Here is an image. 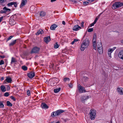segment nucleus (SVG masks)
Masks as SVG:
<instances>
[{"mask_svg":"<svg viewBox=\"0 0 123 123\" xmlns=\"http://www.w3.org/2000/svg\"><path fill=\"white\" fill-rule=\"evenodd\" d=\"M89 43L90 41L87 39H86L81 44L80 48L81 50L83 51L87 49L89 45Z\"/></svg>","mask_w":123,"mask_h":123,"instance_id":"f257e3e1","label":"nucleus"},{"mask_svg":"<svg viewBox=\"0 0 123 123\" xmlns=\"http://www.w3.org/2000/svg\"><path fill=\"white\" fill-rule=\"evenodd\" d=\"M96 111L93 109H91L89 114L90 118L91 120H94L96 117Z\"/></svg>","mask_w":123,"mask_h":123,"instance_id":"f03ea898","label":"nucleus"},{"mask_svg":"<svg viewBox=\"0 0 123 123\" xmlns=\"http://www.w3.org/2000/svg\"><path fill=\"white\" fill-rule=\"evenodd\" d=\"M123 5L122 3L120 2L115 3L112 6V8L113 9H115L117 8L122 6Z\"/></svg>","mask_w":123,"mask_h":123,"instance_id":"7ed1b4c3","label":"nucleus"},{"mask_svg":"<svg viewBox=\"0 0 123 123\" xmlns=\"http://www.w3.org/2000/svg\"><path fill=\"white\" fill-rule=\"evenodd\" d=\"M63 111H64L62 110H59L52 112L51 113V116L53 117H54L55 116H59L60 114L62 113Z\"/></svg>","mask_w":123,"mask_h":123,"instance_id":"20e7f679","label":"nucleus"},{"mask_svg":"<svg viewBox=\"0 0 123 123\" xmlns=\"http://www.w3.org/2000/svg\"><path fill=\"white\" fill-rule=\"evenodd\" d=\"M77 87L80 93H82L86 92L84 88L81 86L80 85H78Z\"/></svg>","mask_w":123,"mask_h":123,"instance_id":"39448f33","label":"nucleus"},{"mask_svg":"<svg viewBox=\"0 0 123 123\" xmlns=\"http://www.w3.org/2000/svg\"><path fill=\"white\" fill-rule=\"evenodd\" d=\"M49 81L50 82L52 81V83H50L51 84H57L59 82V80L58 79L55 78L51 79Z\"/></svg>","mask_w":123,"mask_h":123,"instance_id":"423d86ee","label":"nucleus"},{"mask_svg":"<svg viewBox=\"0 0 123 123\" xmlns=\"http://www.w3.org/2000/svg\"><path fill=\"white\" fill-rule=\"evenodd\" d=\"M117 91L120 95H123V88L121 87H118L117 88Z\"/></svg>","mask_w":123,"mask_h":123,"instance_id":"0eeeda50","label":"nucleus"},{"mask_svg":"<svg viewBox=\"0 0 123 123\" xmlns=\"http://www.w3.org/2000/svg\"><path fill=\"white\" fill-rule=\"evenodd\" d=\"M40 49L39 48L36 47H34L32 49L31 53H37L38 52L39 50Z\"/></svg>","mask_w":123,"mask_h":123,"instance_id":"6e6552de","label":"nucleus"},{"mask_svg":"<svg viewBox=\"0 0 123 123\" xmlns=\"http://www.w3.org/2000/svg\"><path fill=\"white\" fill-rule=\"evenodd\" d=\"M89 98V96H83L81 97V101L84 103L85 102V100L88 99Z\"/></svg>","mask_w":123,"mask_h":123,"instance_id":"1a4fd4ad","label":"nucleus"},{"mask_svg":"<svg viewBox=\"0 0 123 123\" xmlns=\"http://www.w3.org/2000/svg\"><path fill=\"white\" fill-rule=\"evenodd\" d=\"M4 10H1L0 11V13H6V12L8 11H10V10L9 9H8L5 6L3 8Z\"/></svg>","mask_w":123,"mask_h":123,"instance_id":"9d476101","label":"nucleus"},{"mask_svg":"<svg viewBox=\"0 0 123 123\" xmlns=\"http://www.w3.org/2000/svg\"><path fill=\"white\" fill-rule=\"evenodd\" d=\"M118 57L121 59L123 60V50L120 51L118 54Z\"/></svg>","mask_w":123,"mask_h":123,"instance_id":"9b49d317","label":"nucleus"},{"mask_svg":"<svg viewBox=\"0 0 123 123\" xmlns=\"http://www.w3.org/2000/svg\"><path fill=\"white\" fill-rule=\"evenodd\" d=\"M81 28V27L78 25H76L74 26L73 28V30L74 31H78Z\"/></svg>","mask_w":123,"mask_h":123,"instance_id":"f8f14e48","label":"nucleus"},{"mask_svg":"<svg viewBox=\"0 0 123 123\" xmlns=\"http://www.w3.org/2000/svg\"><path fill=\"white\" fill-rule=\"evenodd\" d=\"M35 76L34 73L33 72H31L28 74V76L30 78H32Z\"/></svg>","mask_w":123,"mask_h":123,"instance_id":"ddd939ff","label":"nucleus"},{"mask_svg":"<svg viewBox=\"0 0 123 123\" xmlns=\"http://www.w3.org/2000/svg\"><path fill=\"white\" fill-rule=\"evenodd\" d=\"M27 3L26 0H22L21 4L20 5V7L22 8L23 6H25Z\"/></svg>","mask_w":123,"mask_h":123,"instance_id":"4468645a","label":"nucleus"},{"mask_svg":"<svg viewBox=\"0 0 123 123\" xmlns=\"http://www.w3.org/2000/svg\"><path fill=\"white\" fill-rule=\"evenodd\" d=\"M41 106L43 109H46L48 108V106L44 103H42Z\"/></svg>","mask_w":123,"mask_h":123,"instance_id":"2eb2a0df","label":"nucleus"},{"mask_svg":"<svg viewBox=\"0 0 123 123\" xmlns=\"http://www.w3.org/2000/svg\"><path fill=\"white\" fill-rule=\"evenodd\" d=\"M96 39H93V48L95 50H96L97 49L96 47Z\"/></svg>","mask_w":123,"mask_h":123,"instance_id":"dca6fc26","label":"nucleus"},{"mask_svg":"<svg viewBox=\"0 0 123 123\" xmlns=\"http://www.w3.org/2000/svg\"><path fill=\"white\" fill-rule=\"evenodd\" d=\"M50 40V39L49 37H47L44 38V41L47 43L49 42Z\"/></svg>","mask_w":123,"mask_h":123,"instance_id":"f3484780","label":"nucleus"},{"mask_svg":"<svg viewBox=\"0 0 123 123\" xmlns=\"http://www.w3.org/2000/svg\"><path fill=\"white\" fill-rule=\"evenodd\" d=\"M88 78L87 77L84 76H83L81 80L83 82L84 81L86 82L88 80Z\"/></svg>","mask_w":123,"mask_h":123,"instance_id":"a211bd4d","label":"nucleus"},{"mask_svg":"<svg viewBox=\"0 0 123 123\" xmlns=\"http://www.w3.org/2000/svg\"><path fill=\"white\" fill-rule=\"evenodd\" d=\"M57 26L55 24H53L50 27V29L52 30H55Z\"/></svg>","mask_w":123,"mask_h":123,"instance_id":"6ab92c4d","label":"nucleus"},{"mask_svg":"<svg viewBox=\"0 0 123 123\" xmlns=\"http://www.w3.org/2000/svg\"><path fill=\"white\" fill-rule=\"evenodd\" d=\"M1 89L3 92H4L6 91V89L5 87L3 85H2L1 86Z\"/></svg>","mask_w":123,"mask_h":123,"instance_id":"aec40b11","label":"nucleus"},{"mask_svg":"<svg viewBox=\"0 0 123 123\" xmlns=\"http://www.w3.org/2000/svg\"><path fill=\"white\" fill-rule=\"evenodd\" d=\"M97 48H103L101 42L97 43Z\"/></svg>","mask_w":123,"mask_h":123,"instance_id":"412c9836","label":"nucleus"},{"mask_svg":"<svg viewBox=\"0 0 123 123\" xmlns=\"http://www.w3.org/2000/svg\"><path fill=\"white\" fill-rule=\"evenodd\" d=\"M43 32V31L42 30L40 29L36 33V34L37 35H38L40 34H42Z\"/></svg>","mask_w":123,"mask_h":123,"instance_id":"4be33fe9","label":"nucleus"},{"mask_svg":"<svg viewBox=\"0 0 123 123\" xmlns=\"http://www.w3.org/2000/svg\"><path fill=\"white\" fill-rule=\"evenodd\" d=\"M9 22L10 24L11 25H14L15 23V21L13 20L10 19L9 21Z\"/></svg>","mask_w":123,"mask_h":123,"instance_id":"5701e85b","label":"nucleus"},{"mask_svg":"<svg viewBox=\"0 0 123 123\" xmlns=\"http://www.w3.org/2000/svg\"><path fill=\"white\" fill-rule=\"evenodd\" d=\"M61 90L60 87L58 88H56L54 90V92L55 93H57L59 92Z\"/></svg>","mask_w":123,"mask_h":123,"instance_id":"b1692460","label":"nucleus"},{"mask_svg":"<svg viewBox=\"0 0 123 123\" xmlns=\"http://www.w3.org/2000/svg\"><path fill=\"white\" fill-rule=\"evenodd\" d=\"M11 78L9 77L7 78L6 80V81L8 83H11Z\"/></svg>","mask_w":123,"mask_h":123,"instance_id":"393cba45","label":"nucleus"},{"mask_svg":"<svg viewBox=\"0 0 123 123\" xmlns=\"http://www.w3.org/2000/svg\"><path fill=\"white\" fill-rule=\"evenodd\" d=\"M97 50L98 52L100 54H101L103 52V48H97Z\"/></svg>","mask_w":123,"mask_h":123,"instance_id":"a878e982","label":"nucleus"},{"mask_svg":"<svg viewBox=\"0 0 123 123\" xmlns=\"http://www.w3.org/2000/svg\"><path fill=\"white\" fill-rule=\"evenodd\" d=\"M39 14L40 15V17H42L45 16V13L43 12H41Z\"/></svg>","mask_w":123,"mask_h":123,"instance_id":"bb28decb","label":"nucleus"},{"mask_svg":"<svg viewBox=\"0 0 123 123\" xmlns=\"http://www.w3.org/2000/svg\"><path fill=\"white\" fill-rule=\"evenodd\" d=\"M16 40H14L9 45L10 46H13L15 43H16Z\"/></svg>","mask_w":123,"mask_h":123,"instance_id":"cd10ccee","label":"nucleus"},{"mask_svg":"<svg viewBox=\"0 0 123 123\" xmlns=\"http://www.w3.org/2000/svg\"><path fill=\"white\" fill-rule=\"evenodd\" d=\"M17 61L16 59L13 57L12 58L11 61V64H12L13 62H16Z\"/></svg>","mask_w":123,"mask_h":123,"instance_id":"c85d7f7f","label":"nucleus"},{"mask_svg":"<svg viewBox=\"0 0 123 123\" xmlns=\"http://www.w3.org/2000/svg\"><path fill=\"white\" fill-rule=\"evenodd\" d=\"M101 14L102 13H100L97 17L96 18L94 21V23H96L97 21L98 20V19L99 18Z\"/></svg>","mask_w":123,"mask_h":123,"instance_id":"c756f323","label":"nucleus"},{"mask_svg":"<svg viewBox=\"0 0 123 123\" xmlns=\"http://www.w3.org/2000/svg\"><path fill=\"white\" fill-rule=\"evenodd\" d=\"M70 80V79L67 77L65 78L63 80L64 82H66L67 81H69Z\"/></svg>","mask_w":123,"mask_h":123,"instance_id":"7c9ffc66","label":"nucleus"},{"mask_svg":"<svg viewBox=\"0 0 123 123\" xmlns=\"http://www.w3.org/2000/svg\"><path fill=\"white\" fill-rule=\"evenodd\" d=\"M7 105L8 106H12V104L9 101L7 102Z\"/></svg>","mask_w":123,"mask_h":123,"instance_id":"2f4dec72","label":"nucleus"},{"mask_svg":"<svg viewBox=\"0 0 123 123\" xmlns=\"http://www.w3.org/2000/svg\"><path fill=\"white\" fill-rule=\"evenodd\" d=\"M4 107V105L2 102H0V108H2Z\"/></svg>","mask_w":123,"mask_h":123,"instance_id":"473e14b6","label":"nucleus"},{"mask_svg":"<svg viewBox=\"0 0 123 123\" xmlns=\"http://www.w3.org/2000/svg\"><path fill=\"white\" fill-rule=\"evenodd\" d=\"M22 69L24 70H27V67L25 66H23L22 67Z\"/></svg>","mask_w":123,"mask_h":123,"instance_id":"72a5a7b5","label":"nucleus"},{"mask_svg":"<svg viewBox=\"0 0 123 123\" xmlns=\"http://www.w3.org/2000/svg\"><path fill=\"white\" fill-rule=\"evenodd\" d=\"M78 39H75L71 43V44H74V43H75V42L78 41Z\"/></svg>","mask_w":123,"mask_h":123,"instance_id":"f704fd0d","label":"nucleus"},{"mask_svg":"<svg viewBox=\"0 0 123 123\" xmlns=\"http://www.w3.org/2000/svg\"><path fill=\"white\" fill-rule=\"evenodd\" d=\"M59 47V45H58L57 43H56L54 45V48H58Z\"/></svg>","mask_w":123,"mask_h":123,"instance_id":"c9c22d12","label":"nucleus"},{"mask_svg":"<svg viewBox=\"0 0 123 123\" xmlns=\"http://www.w3.org/2000/svg\"><path fill=\"white\" fill-rule=\"evenodd\" d=\"M13 2H11L7 4V6H10L12 5H13Z\"/></svg>","mask_w":123,"mask_h":123,"instance_id":"e433bc0d","label":"nucleus"},{"mask_svg":"<svg viewBox=\"0 0 123 123\" xmlns=\"http://www.w3.org/2000/svg\"><path fill=\"white\" fill-rule=\"evenodd\" d=\"M27 94L28 96H30L31 95L30 91V90H28L27 91Z\"/></svg>","mask_w":123,"mask_h":123,"instance_id":"4c0bfd02","label":"nucleus"},{"mask_svg":"<svg viewBox=\"0 0 123 123\" xmlns=\"http://www.w3.org/2000/svg\"><path fill=\"white\" fill-rule=\"evenodd\" d=\"M93 30V29L92 28H90L88 29V32H90L92 31Z\"/></svg>","mask_w":123,"mask_h":123,"instance_id":"58836bf2","label":"nucleus"},{"mask_svg":"<svg viewBox=\"0 0 123 123\" xmlns=\"http://www.w3.org/2000/svg\"><path fill=\"white\" fill-rule=\"evenodd\" d=\"M9 94L8 92H6L4 93V95L5 97H8L9 95Z\"/></svg>","mask_w":123,"mask_h":123,"instance_id":"ea45409f","label":"nucleus"},{"mask_svg":"<svg viewBox=\"0 0 123 123\" xmlns=\"http://www.w3.org/2000/svg\"><path fill=\"white\" fill-rule=\"evenodd\" d=\"M97 38V36L96 33H95L94 34L93 37V39H96Z\"/></svg>","mask_w":123,"mask_h":123,"instance_id":"a19ab883","label":"nucleus"},{"mask_svg":"<svg viewBox=\"0 0 123 123\" xmlns=\"http://www.w3.org/2000/svg\"><path fill=\"white\" fill-rule=\"evenodd\" d=\"M13 5L16 7H17V4L16 2H13Z\"/></svg>","mask_w":123,"mask_h":123,"instance_id":"79ce46f5","label":"nucleus"},{"mask_svg":"<svg viewBox=\"0 0 123 123\" xmlns=\"http://www.w3.org/2000/svg\"><path fill=\"white\" fill-rule=\"evenodd\" d=\"M4 61L2 60L0 61V65L3 64H4Z\"/></svg>","mask_w":123,"mask_h":123,"instance_id":"37998d69","label":"nucleus"},{"mask_svg":"<svg viewBox=\"0 0 123 123\" xmlns=\"http://www.w3.org/2000/svg\"><path fill=\"white\" fill-rule=\"evenodd\" d=\"M13 37L12 36H10L7 39V41L11 39Z\"/></svg>","mask_w":123,"mask_h":123,"instance_id":"c03bdc74","label":"nucleus"},{"mask_svg":"<svg viewBox=\"0 0 123 123\" xmlns=\"http://www.w3.org/2000/svg\"><path fill=\"white\" fill-rule=\"evenodd\" d=\"M111 53L110 52H109V51H108V54L109 55V56L110 57H111Z\"/></svg>","mask_w":123,"mask_h":123,"instance_id":"a18cd8bd","label":"nucleus"},{"mask_svg":"<svg viewBox=\"0 0 123 123\" xmlns=\"http://www.w3.org/2000/svg\"><path fill=\"white\" fill-rule=\"evenodd\" d=\"M108 51L112 53L113 52V49H109L108 50Z\"/></svg>","mask_w":123,"mask_h":123,"instance_id":"49530a36","label":"nucleus"},{"mask_svg":"<svg viewBox=\"0 0 123 123\" xmlns=\"http://www.w3.org/2000/svg\"><path fill=\"white\" fill-rule=\"evenodd\" d=\"M11 99H13L14 101H15L16 100L15 98L13 96H11Z\"/></svg>","mask_w":123,"mask_h":123,"instance_id":"de8ad7c7","label":"nucleus"},{"mask_svg":"<svg viewBox=\"0 0 123 123\" xmlns=\"http://www.w3.org/2000/svg\"><path fill=\"white\" fill-rule=\"evenodd\" d=\"M89 3L87 1L84 2H83V4L84 5H87Z\"/></svg>","mask_w":123,"mask_h":123,"instance_id":"09e8293b","label":"nucleus"},{"mask_svg":"<svg viewBox=\"0 0 123 123\" xmlns=\"http://www.w3.org/2000/svg\"><path fill=\"white\" fill-rule=\"evenodd\" d=\"M95 23H94V22H93V23H92L90 25L91 27L93 26Z\"/></svg>","mask_w":123,"mask_h":123,"instance_id":"8fccbe9b","label":"nucleus"},{"mask_svg":"<svg viewBox=\"0 0 123 123\" xmlns=\"http://www.w3.org/2000/svg\"><path fill=\"white\" fill-rule=\"evenodd\" d=\"M72 1L73 2V3H74L76 4L77 3V2L76 1L74 0H72Z\"/></svg>","mask_w":123,"mask_h":123,"instance_id":"3c124183","label":"nucleus"},{"mask_svg":"<svg viewBox=\"0 0 123 123\" xmlns=\"http://www.w3.org/2000/svg\"><path fill=\"white\" fill-rule=\"evenodd\" d=\"M84 22H82L81 23V26L82 27H83L84 26Z\"/></svg>","mask_w":123,"mask_h":123,"instance_id":"603ef678","label":"nucleus"},{"mask_svg":"<svg viewBox=\"0 0 123 123\" xmlns=\"http://www.w3.org/2000/svg\"><path fill=\"white\" fill-rule=\"evenodd\" d=\"M76 23H77V24H80V22L79 20H76Z\"/></svg>","mask_w":123,"mask_h":123,"instance_id":"864d4df0","label":"nucleus"},{"mask_svg":"<svg viewBox=\"0 0 123 123\" xmlns=\"http://www.w3.org/2000/svg\"><path fill=\"white\" fill-rule=\"evenodd\" d=\"M0 57L2 58H3L5 57V56L4 55L1 56L0 55Z\"/></svg>","mask_w":123,"mask_h":123,"instance_id":"5fc2aeb1","label":"nucleus"},{"mask_svg":"<svg viewBox=\"0 0 123 123\" xmlns=\"http://www.w3.org/2000/svg\"><path fill=\"white\" fill-rule=\"evenodd\" d=\"M62 24L64 25H65L66 24L65 22L64 21H62Z\"/></svg>","mask_w":123,"mask_h":123,"instance_id":"6e6d98bb","label":"nucleus"},{"mask_svg":"<svg viewBox=\"0 0 123 123\" xmlns=\"http://www.w3.org/2000/svg\"><path fill=\"white\" fill-rule=\"evenodd\" d=\"M68 86L71 88L73 87V85H68Z\"/></svg>","mask_w":123,"mask_h":123,"instance_id":"4d7b16f0","label":"nucleus"},{"mask_svg":"<svg viewBox=\"0 0 123 123\" xmlns=\"http://www.w3.org/2000/svg\"><path fill=\"white\" fill-rule=\"evenodd\" d=\"M5 0H0V2L1 3H3L4 2V1Z\"/></svg>","mask_w":123,"mask_h":123,"instance_id":"13d9d810","label":"nucleus"},{"mask_svg":"<svg viewBox=\"0 0 123 123\" xmlns=\"http://www.w3.org/2000/svg\"><path fill=\"white\" fill-rule=\"evenodd\" d=\"M3 18L2 17H1L0 18V22L2 21V19Z\"/></svg>","mask_w":123,"mask_h":123,"instance_id":"bf43d9fd","label":"nucleus"},{"mask_svg":"<svg viewBox=\"0 0 123 123\" xmlns=\"http://www.w3.org/2000/svg\"><path fill=\"white\" fill-rule=\"evenodd\" d=\"M56 0H51V2H53L56 1Z\"/></svg>","mask_w":123,"mask_h":123,"instance_id":"052dcab7","label":"nucleus"},{"mask_svg":"<svg viewBox=\"0 0 123 123\" xmlns=\"http://www.w3.org/2000/svg\"><path fill=\"white\" fill-rule=\"evenodd\" d=\"M54 123H60L59 121H58L57 122L54 121Z\"/></svg>","mask_w":123,"mask_h":123,"instance_id":"680f3d73","label":"nucleus"},{"mask_svg":"<svg viewBox=\"0 0 123 123\" xmlns=\"http://www.w3.org/2000/svg\"><path fill=\"white\" fill-rule=\"evenodd\" d=\"M116 48V47H113V48L112 49H113V50L114 51V50Z\"/></svg>","mask_w":123,"mask_h":123,"instance_id":"e2e57ef3","label":"nucleus"},{"mask_svg":"<svg viewBox=\"0 0 123 123\" xmlns=\"http://www.w3.org/2000/svg\"><path fill=\"white\" fill-rule=\"evenodd\" d=\"M10 87L9 86H7V90H9L10 89Z\"/></svg>","mask_w":123,"mask_h":123,"instance_id":"0e129e2a","label":"nucleus"},{"mask_svg":"<svg viewBox=\"0 0 123 123\" xmlns=\"http://www.w3.org/2000/svg\"><path fill=\"white\" fill-rule=\"evenodd\" d=\"M94 0H88V1H89L92 2L94 1Z\"/></svg>","mask_w":123,"mask_h":123,"instance_id":"69168bd1","label":"nucleus"},{"mask_svg":"<svg viewBox=\"0 0 123 123\" xmlns=\"http://www.w3.org/2000/svg\"><path fill=\"white\" fill-rule=\"evenodd\" d=\"M121 43L123 44V39L121 41Z\"/></svg>","mask_w":123,"mask_h":123,"instance_id":"338daca9","label":"nucleus"},{"mask_svg":"<svg viewBox=\"0 0 123 123\" xmlns=\"http://www.w3.org/2000/svg\"><path fill=\"white\" fill-rule=\"evenodd\" d=\"M24 55H26L25 54H24Z\"/></svg>","mask_w":123,"mask_h":123,"instance_id":"774afa93","label":"nucleus"}]
</instances>
